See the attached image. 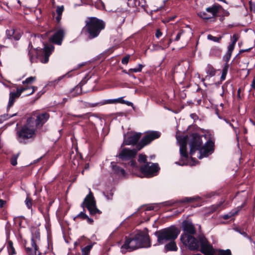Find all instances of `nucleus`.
<instances>
[{
  "label": "nucleus",
  "mask_w": 255,
  "mask_h": 255,
  "mask_svg": "<svg viewBox=\"0 0 255 255\" xmlns=\"http://www.w3.org/2000/svg\"><path fill=\"white\" fill-rule=\"evenodd\" d=\"M235 214H236V212H230L226 215H225L223 217L224 219H228L233 215H234Z\"/></svg>",
  "instance_id": "obj_42"
},
{
  "label": "nucleus",
  "mask_w": 255,
  "mask_h": 255,
  "mask_svg": "<svg viewBox=\"0 0 255 255\" xmlns=\"http://www.w3.org/2000/svg\"><path fill=\"white\" fill-rule=\"evenodd\" d=\"M56 20L57 22V23H59L60 22V20L61 19V15H57L56 17H55Z\"/></svg>",
  "instance_id": "obj_45"
},
{
  "label": "nucleus",
  "mask_w": 255,
  "mask_h": 255,
  "mask_svg": "<svg viewBox=\"0 0 255 255\" xmlns=\"http://www.w3.org/2000/svg\"><path fill=\"white\" fill-rule=\"evenodd\" d=\"M78 217H80L82 218H86L87 217V215L84 213L83 212H81L78 216Z\"/></svg>",
  "instance_id": "obj_44"
},
{
  "label": "nucleus",
  "mask_w": 255,
  "mask_h": 255,
  "mask_svg": "<svg viewBox=\"0 0 255 255\" xmlns=\"http://www.w3.org/2000/svg\"><path fill=\"white\" fill-rule=\"evenodd\" d=\"M251 87L252 89L255 90V77L254 78L252 84H251Z\"/></svg>",
  "instance_id": "obj_47"
},
{
  "label": "nucleus",
  "mask_w": 255,
  "mask_h": 255,
  "mask_svg": "<svg viewBox=\"0 0 255 255\" xmlns=\"http://www.w3.org/2000/svg\"><path fill=\"white\" fill-rule=\"evenodd\" d=\"M145 4L144 0H128V5L129 7H143Z\"/></svg>",
  "instance_id": "obj_20"
},
{
  "label": "nucleus",
  "mask_w": 255,
  "mask_h": 255,
  "mask_svg": "<svg viewBox=\"0 0 255 255\" xmlns=\"http://www.w3.org/2000/svg\"><path fill=\"white\" fill-rule=\"evenodd\" d=\"M240 36L238 34H234L231 36V42L228 46V48H234L236 46V43L238 41V47H240L242 46V42L239 40Z\"/></svg>",
  "instance_id": "obj_19"
},
{
  "label": "nucleus",
  "mask_w": 255,
  "mask_h": 255,
  "mask_svg": "<svg viewBox=\"0 0 255 255\" xmlns=\"http://www.w3.org/2000/svg\"><path fill=\"white\" fill-rule=\"evenodd\" d=\"M228 68L229 64L226 63L222 70V74L221 77V79L222 81H224L225 79L228 70Z\"/></svg>",
  "instance_id": "obj_25"
},
{
  "label": "nucleus",
  "mask_w": 255,
  "mask_h": 255,
  "mask_svg": "<svg viewBox=\"0 0 255 255\" xmlns=\"http://www.w3.org/2000/svg\"><path fill=\"white\" fill-rule=\"evenodd\" d=\"M64 6L63 5L62 6H57L56 8V13L57 15H62V14L64 11Z\"/></svg>",
  "instance_id": "obj_36"
},
{
  "label": "nucleus",
  "mask_w": 255,
  "mask_h": 255,
  "mask_svg": "<svg viewBox=\"0 0 255 255\" xmlns=\"http://www.w3.org/2000/svg\"><path fill=\"white\" fill-rule=\"evenodd\" d=\"M113 195V194L112 193H111L110 194V195H105V196L108 200H111L112 198Z\"/></svg>",
  "instance_id": "obj_51"
},
{
  "label": "nucleus",
  "mask_w": 255,
  "mask_h": 255,
  "mask_svg": "<svg viewBox=\"0 0 255 255\" xmlns=\"http://www.w3.org/2000/svg\"><path fill=\"white\" fill-rule=\"evenodd\" d=\"M49 117L48 114L46 113L39 115L37 117L35 121H34L36 128L37 127H41L49 119Z\"/></svg>",
  "instance_id": "obj_17"
},
{
  "label": "nucleus",
  "mask_w": 255,
  "mask_h": 255,
  "mask_svg": "<svg viewBox=\"0 0 255 255\" xmlns=\"http://www.w3.org/2000/svg\"><path fill=\"white\" fill-rule=\"evenodd\" d=\"M162 35V33L160 31V30L158 29L156 30V33H155V36L157 38H159V37H161V36Z\"/></svg>",
  "instance_id": "obj_43"
},
{
  "label": "nucleus",
  "mask_w": 255,
  "mask_h": 255,
  "mask_svg": "<svg viewBox=\"0 0 255 255\" xmlns=\"http://www.w3.org/2000/svg\"><path fill=\"white\" fill-rule=\"evenodd\" d=\"M113 168L115 170V171L117 172V173H120L123 175L125 174V170L117 166H113Z\"/></svg>",
  "instance_id": "obj_38"
},
{
  "label": "nucleus",
  "mask_w": 255,
  "mask_h": 255,
  "mask_svg": "<svg viewBox=\"0 0 255 255\" xmlns=\"http://www.w3.org/2000/svg\"><path fill=\"white\" fill-rule=\"evenodd\" d=\"M138 241H141V242H143V240L142 239H140L139 240H138Z\"/></svg>",
  "instance_id": "obj_59"
},
{
  "label": "nucleus",
  "mask_w": 255,
  "mask_h": 255,
  "mask_svg": "<svg viewBox=\"0 0 255 255\" xmlns=\"http://www.w3.org/2000/svg\"><path fill=\"white\" fill-rule=\"evenodd\" d=\"M65 30L63 28H59L53 36L49 38V41L58 45H60L64 38Z\"/></svg>",
  "instance_id": "obj_13"
},
{
  "label": "nucleus",
  "mask_w": 255,
  "mask_h": 255,
  "mask_svg": "<svg viewBox=\"0 0 255 255\" xmlns=\"http://www.w3.org/2000/svg\"><path fill=\"white\" fill-rule=\"evenodd\" d=\"M150 246L149 236L146 232L139 231L132 238L126 240L121 247V251L125 254L139 248H148Z\"/></svg>",
  "instance_id": "obj_3"
},
{
  "label": "nucleus",
  "mask_w": 255,
  "mask_h": 255,
  "mask_svg": "<svg viewBox=\"0 0 255 255\" xmlns=\"http://www.w3.org/2000/svg\"><path fill=\"white\" fill-rule=\"evenodd\" d=\"M249 4L251 10L255 13V1H250Z\"/></svg>",
  "instance_id": "obj_40"
},
{
  "label": "nucleus",
  "mask_w": 255,
  "mask_h": 255,
  "mask_svg": "<svg viewBox=\"0 0 255 255\" xmlns=\"http://www.w3.org/2000/svg\"><path fill=\"white\" fill-rule=\"evenodd\" d=\"M139 170L143 176L150 177L156 174L159 170V167L157 163L148 162L140 165Z\"/></svg>",
  "instance_id": "obj_9"
},
{
  "label": "nucleus",
  "mask_w": 255,
  "mask_h": 255,
  "mask_svg": "<svg viewBox=\"0 0 255 255\" xmlns=\"http://www.w3.org/2000/svg\"><path fill=\"white\" fill-rule=\"evenodd\" d=\"M207 38L209 40L213 41L214 42H219V40L221 39V37H215L211 34H209L207 36Z\"/></svg>",
  "instance_id": "obj_33"
},
{
  "label": "nucleus",
  "mask_w": 255,
  "mask_h": 255,
  "mask_svg": "<svg viewBox=\"0 0 255 255\" xmlns=\"http://www.w3.org/2000/svg\"><path fill=\"white\" fill-rule=\"evenodd\" d=\"M115 20L119 24H122L125 22V16L124 15H117Z\"/></svg>",
  "instance_id": "obj_30"
},
{
  "label": "nucleus",
  "mask_w": 255,
  "mask_h": 255,
  "mask_svg": "<svg viewBox=\"0 0 255 255\" xmlns=\"http://www.w3.org/2000/svg\"><path fill=\"white\" fill-rule=\"evenodd\" d=\"M36 126L35 125L34 119L30 118L28 119L27 123L18 132V135L19 140L24 139L32 137L35 134Z\"/></svg>",
  "instance_id": "obj_8"
},
{
  "label": "nucleus",
  "mask_w": 255,
  "mask_h": 255,
  "mask_svg": "<svg viewBox=\"0 0 255 255\" xmlns=\"http://www.w3.org/2000/svg\"><path fill=\"white\" fill-rule=\"evenodd\" d=\"M177 141L179 143L180 145V153L182 157L187 159L188 157V154L186 151V145L187 137L184 136L183 138L176 137Z\"/></svg>",
  "instance_id": "obj_15"
},
{
  "label": "nucleus",
  "mask_w": 255,
  "mask_h": 255,
  "mask_svg": "<svg viewBox=\"0 0 255 255\" xmlns=\"http://www.w3.org/2000/svg\"><path fill=\"white\" fill-rule=\"evenodd\" d=\"M183 228L186 232L185 233L191 235L194 234L196 232L193 225L191 222L188 221H184L183 222Z\"/></svg>",
  "instance_id": "obj_18"
},
{
  "label": "nucleus",
  "mask_w": 255,
  "mask_h": 255,
  "mask_svg": "<svg viewBox=\"0 0 255 255\" xmlns=\"http://www.w3.org/2000/svg\"><path fill=\"white\" fill-rule=\"evenodd\" d=\"M44 48H49V47H47V46H44Z\"/></svg>",
  "instance_id": "obj_62"
},
{
  "label": "nucleus",
  "mask_w": 255,
  "mask_h": 255,
  "mask_svg": "<svg viewBox=\"0 0 255 255\" xmlns=\"http://www.w3.org/2000/svg\"><path fill=\"white\" fill-rule=\"evenodd\" d=\"M17 2H18V3H19V4H20V0H17Z\"/></svg>",
  "instance_id": "obj_60"
},
{
  "label": "nucleus",
  "mask_w": 255,
  "mask_h": 255,
  "mask_svg": "<svg viewBox=\"0 0 255 255\" xmlns=\"http://www.w3.org/2000/svg\"><path fill=\"white\" fill-rule=\"evenodd\" d=\"M180 240L190 250H198L200 246V251L205 255H215V250L203 236H200L197 239L191 235L184 233L181 236Z\"/></svg>",
  "instance_id": "obj_1"
},
{
  "label": "nucleus",
  "mask_w": 255,
  "mask_h": 255,
  "mask_svg": "<svg viewBox=\"0 0 255 255\" xmlns=\"http://www.w3.org/2000/svg\"><path fill=\"white\" fill-rule=\"evenodd\" d=\"M15 115H16V114H14L12 115L11 116V117H13L14 116H15Z\"/></svg>",
  "instance_id": "obj_61"
},
{
  "label": "nucleus",
  "mask_w": 255,
  "mask_h": 255,
  "mask_svg": "<svg viewBox=\"0 0 255 255\" xmlns=\"http://www.w3.org/2000/svg\"><path fill=\"white\" fill-rule=\"evenodd\" d=\"M117 102H121V103H125L124 101H122V99L121 98H119L118 99H114V100H109L107 102H105V104H112V103H115ZM125 103L127 104L128 106H130L132 103L130 102H126Z\"/></svg>",
  "instance_id": "obj_26"
},
{
  "label": "nucleus",
  "mask_w": 255,
  "mask_h": 255,
  "mask_svg": "<svg viewBox=\"0 0 255 255\" xmlns=\"http://www.w3.org/2000/svg\"><path fill=\"white\" fill-rule=\"evenodd\" d=\"M85 24L82 32L85 33L90 39L97 37L106 26V23L103 20L96 17H87Z\"/></svg>",
  "instance_id": "obj_5"
},
{
  "label": "nucleus",
  "mask_w": 255,
  "mask_h": 255,
  "mask_svg": "<svg viewBox=\"0 0 255 255\" xmlns=\"http://www.w3.org/2000/svg\"><path fill=\"white\" fill-rule=\"evenodd\" d=\"M36 56L41 62L46 63L48 61L49 57L53 49H34Z\"/></svg>",
  "instance_id": "obj_12"
},
{
  "label": "nucleus",
  "mask_w": 255,
  "mask_h": 255,
  "mask_svg": "<svg viewBox=\"0 0 255 255\" xmlns=\"http://www.w3.org/2000/svg\"><path fill=\"white\" fill-rule=\"evenodd\" d=\"M36 79V77H30L26 78L22 82V84L24 86H29V84L33 83Z\"/></svg>",
  "instance_id": "obj_24"
},
{
  "label": "nucleus",
  "mask_w": 255,
  "mask_h": 255,
  "mask_svg": "<svg viewBox=\"0 0 255 255\" xmlns=\"http://www.w3.org/2000/svg\"><path fill=\"white\" fill-rule=\"evenodd\" d=\"M146 156L144 154H140L139 155L138 162L139 164V166L148 162L146 161Z\"/></svg>",
  "instance_id": "obj_23"
},
{
  "label": "nucleus",
  "mask_w": 255,
  "mask_h": 255,
  "mask_svg": "<svg viewBox=\"0 0 255 255\" xmlns=\"http://www.w3.org/2000/svg\"><path fill=\"white\" fill-rule=\"evenodd\" d=\"M198 197H185L183 199H181L179 200L178 202L179 203H190L192 202L195 200H196L197 199H198Z\"/></svg>",
  "instance_id": "obj_27"
},
{
  "label": "nucleus",
  "mask_w": 255,
  "mask_h": 255,
  "mask_svg": "<svg viewBox=\"0 0 255 255\" xmlns=\"http://www.w3.org/2000/svg\"><path fill=\"white\" fill-rule=\"evenodd\" d=\"M93 246L92 245H88L83 248L82 249V255H88L91 250Z\"/></svg>",
  "instance_id": "obj_29"
},
{
  "label": "nucleus",
  "mask_w": 255,
  "mask_h": 255,
  "mask_svg": "<svg viewBox=\"0 0 255 255\" xmlns=\"http://www.w3.org/2000/svg\"><path fill=\"white\" fill-rule=\"evenodd\" d=\"M18 156H19V153H17V154L13 155L12 156V157L10 159V163L12 165L15 166L17 164V159Z\"/></svg>",
  "instance_id": "obj_32"
},
{
  "label": "nucleus",
  "mask_w": 255,
  "mask_h": 255,
  "mask_svg": "<svg viewBox=\"0 0 255 255\" xmlns=\"http://www.w3.org/2000/svg\"><path fill=\"white\" fill-rule=\"evenodd\" d=\"M179 233L180 231L178 229L174 227H170L155 232V235L159 244H164L169 242L164 247L165 251H176L177 247L174 240Z\"/></svg>",
  "instance_id": "obj_2"
},
{
  "label": "nucleus",
  "mask_w": 255,
  "mask_h": 255,
  "mask_svg": "<svg viewBox=\"0 0 255 255\" xmlns=\"http://www.w3.org/2000/svg\"><path fill=\"white\" fill-rule=\"evenodd\" d=\"M160 136V133L158 131H150L147 132L140 141V144L142 145L137 150L124 148L120 153L119 157L123 160H127L133 158L136 155L137 150H140L142 147L149 144L152 140L158 138Z\"/></svg>",
  "instance_id": "obj_6"
},
{
  "label": "nucleus",
  "mask_w": 255,
  "mask_h": 255,
  "mask_svg": "<svg viewBox=\"0 0 255 255\" xmlns=\"http://www.w3.org/2000/svg\"><path fill=\"white\" fill-rule=\"evenodd\" d=\"M130 164H131V166H134L135 164V163L134 161H130Z\"/></svg>",
  "instance_id": "obj_57"
},
{
  "label": "nucleus",
  "mask_w": 255,
  "mask_h": 255,
  "mask_svg": "<svg viewBox=\"0 0 255 255\" xmlns=\"http://www.w3.org/2000/svg\"><path fill=\"white\" fill-rule=\"evenodd\" d=\"M25 203L28 208L30 209L31 208L32 201L28 197H27L26 198Z\"/></svg>",
  "instance_id": "obj_37"
},
{
  "label": "nucleus",
  "mask_w": 255,
  "mask_h": 255,
  "mask_svg": "<svg viewBox=\"0 0 255 255\" xmlns=\"http://www.w3.org/2000/svg\"><path fill=\"white\" fill-rule=\"evenodd\" d=\"M23 87H28L30 89H27L26 91H28V92L26 94V95H29L32 94L36 90L37 88L34 86H24Z\"/></svg>",
  "instance_id": "obj_31"
},
{
  "label": "nucleus",
  "mask_w": 255,
  "mask_h": 255,
  "mask_svg": "<svg viewBox=\"0 0 255 255\" xmlns=\"http://www.w3.org/2000/svg\"><path fill=\"white\" fill-rule=\"evenodd\" d=\"M6 35L8 39L13 38L15 40H18L21 36V33L11 28L6 30Z\"/></svg>",
  "instance_id": "obj_16"
},
{
  "label": "nucleus",
  "mask_w": 255,
  "mask_h": 255,
  "mask_svg": "<svg viewBox=\"0 0 255 255\" xmlns=\"http://www.w3.org/2000/svg\"><path fill=\"white\" fill-rule=\"evenodd\" d=\"M84 65V63L80 64L76 67H75L73 70H77V69L80 68L82 66H83Z\"/></svg>",
  "instance_id": "obj_50"
},
{
  "label": "nucleus",
  "mask_w": 255,
  "mask_h": 255,
  "mask_svg": "<svg viewBox=\"0 0 255 255\" xmlns=\"http://www.w3.org/2000/svg\"><path fill=\"white\" fill-rule=\"evenodd\" d=\"M143 66L141 64H138L137 68H131L129 69V71L133 72H139L141 71Z\"/></svg>",
  "instance_id": "obj_34"
},
{
  "label": "nucleus",
  "mask_w": 255,
  "mask_h": 255,
  "mask_svg": "<svg viewBox=\"0 0 255 255\" xmlns=\"http://www.w3.org/2000/svg\"><path fill=\"white\" fill-rule=\"evenodd\" d=\"M191 139L189 144L190 147V154L191 156L196 150L199 151V155L198 157L201 159L203 157L208 156L211 154L214 149V143L211 141H208L204 145L202 146L201 137L197 133H193L191 135Z\"/></svg>",
  "instance_id": "obj_4"
},
{
  "label": "nucleus",
  "mask_w": 255,
  "mask_h": 255,
  "mask_svg": "<svg viewBox=\"0 0 255 255\" xmlns=\"http://www.w3.org/2000/svg\"><path fill=\"white\" fill-rule=\"evenodd\" d=\"M6 203V202L2 199H0V207H2Z\"/></svg>",
  "instance_id": "obj_49"
},
{
  "label": "nucleus",
  "mask_w": 255,
  "mask_h": 255,
  "mask_svg": "<svg viewBox=\"0 0 255 255\" xmlns=\"http://www.w3.org/2000/svg\"><path fill=\"white\" fill-rule=\"evenodd\" d=\"M184 34V31L183 30H181L176 35V37H175V41H178L179 40L180 38L181 37V36H182Z\"/></svg>",
  "instance_id": "obj_41"
},
{
  "label": "nucleus",
  "mask_w": 255,
  "mask_h": 255,
  "mask_svg": "<svg viewBox=\"0 0 255 255\" xmlns=\"http://www.w3.org/2000/svg\"><path fill=\"white\" fill-rule=\"evenodd\" d=\"M230 125L234 129L235 132L237 133L236 128L231 123L230 124Z\"/></svg>",
  "instance_id": "obj_55"
},
{
  "label": "nucleus",
  "mask_w": 255,
  "mask_h": 255,
  "mask_svg": "<svg viewBox=\"0 0 255 255\" xmlns=\"http://www.w3.org/2000/svg\"><path fill=\"white\" fill-rule=\"evenodd\" d=\"M84 205L91 214H95L99 212L96 207V201L91 191H90L89 194L85 197L82 203V206Z\"/></svg>",
  "instance_id": "obj_10"
},
{
  "label": "nucleus",
  "mask_w": 255,
  "mask_h": 255,
  "mask_svg": "<svg viewBox=\"0 0 255 255\" xmlns=\"http://www.w3.org/2000/svg\"><path fill=\"white\" fill-rule=\"evenodd\" d=\"M240 91L241 90L240 89H239L238 90V96L239 98H240Z\"/></svg>",
  "instance_id": "obj_58"
},
{
  "label": "nucleus",
  "mask_w": 255,
  "mask_h": 255,
  "mask_svg": "<svg viewBox=\"0 0 255 255\" xmlns=\"http://www.w3.org/2000/svg\"><path fill=\"white\" fill-rule=\"evenodd\" d=\"M250 49H243L240 51L239 53H241L244 52H248Z\"/></svg>",
  "instance_id": "obj_53"
},
{
  "label": "nucleus",
  "mask_w": 255,
  "mask_h": 255,
  "mask_svg": "<svg viewBox=\"0 0 255 255\" xmlns=\"http://www.w3.org/2000/svg\"><path fill=\"white\" fill-rule=\"evenodd\" d=\"M86 218H87V220H88V221L90 223H92L93 222V220L88 217H87Z\"/></svg>",
  "instance_id": "obj_56"
},
{
  "label": "nucleus",
  "mask_w": 255,
  "mask_h": 255,
  "mask_svg": "<svg viewBox=\"0 0 255 255\" xmlns=\"http://www.w3.org/2000/svg\"><path fill=\"white\" fill-rule=\"evenodd\" d=\"M81 88H80V87H79V86H77V87H76L75 88V89H74V90H76V91H78V90H79V91H80V92H79V94L81 93Z\"/></svg>",
  "instance_id": "obj_54"
},
{
  "label": "nucleus",
  "mask_w": 255,
  "mask_h": 255,
  "mask_svg": "<svg viewBox=\"0 0 255 255\" xmlns=\"http://www.w3.org/2000/svg\"><path fill=\"white\" fill-rule=\"evenodd\" d=\"M9 254L11 255L15 254V250L14 248L8 249Z\"/></svg>",
  "instance_id": "obj_46"
},
{
  "label": "nucleus",
  "mask_w": 255,
  "mask_h": 255,
  "mask_svg": "<svg viewBox=\"0 0 255 255\" xmlns=\"http://www.w3.org/2000/svg\"><path fill=\"white\" fill-rule=\"evenodd\" d=\"M12 248H13L12 242L11 241H9L8 242V247H7L8 250L9 249H11Z\"/></svg>",
  "instance_id": "obj_48"
},
{
  "label": "nucleus",
  "mask_w": 255,
  "mask_h": 255,
  "mask_svg": "<svg viewBox=\"0 0 255 255\" xmlns=\"http://www.w3.org/2000/svg\"><path fill=\"white\" fill-rule=\"evenodd\" d=\"M216 71V70H215L211 65H208V69L206 71L207 75L206 76V78L215 76Z\"/></svg>",
  "instance_id": "obj_22"
},
{
  "label": "nucleus",
  "mask_w": 255,
  "mask_h": 255,
  "mask_svg": "<svg viewBox=\"0 0 255 255\" xmlns=\"http://www.w3.org/2000/svg\"><path fill=\"white\" fill-rule=\"evenodd\" d=\"M40 239V233L36 231L31 238V247H26V252L28 255H37V247L36 242Z\"/></svg>",
  "instance_id": "obj_11"
},
{
  "label": "nucleus",
  "mask_w": 255,
  "mask_h": 255,
  "mask_svg": "<svg viewBox=\"0 0 255 255\" xmlns=\"http://www.w3.org/2000/svg\"><path fill=\"white\" fill-rule=\"evenodd\" d=\"M130 55H127L122 59V63L123 64H127L129 61Z\"/></svg>",
  "instance_id": "obj_39"
},
{
  "label": "nucleus",
  "mask_w": 255,
  "mask_h": 255,
  "mask_svg": "<svg viewBox=\"0 0 255 255\" xmlns=\"http://www.w3.org/2000/svg\"><path fill=\"white\" fill-rule=\"evenodd\" d=\"M27 89H30V88L28 87L17 88L16 92H10L9 94V99L7 106L8 108H9L13 105L16 98L19 97L22 93Z\"/></svg>",
  "instance_id": "obj_14"
},
{
  "label": "nucleus",
  "mask_w": 255,
  "mask_h": 255,
  "mask_svg": "<svg viewBox=\"0 0 255 255\" xmlns=\"http://www.w3.org/2000/svg\"><path fill=\"white\" fill-rule=\"evenodd\" d=\"M89 164H86L85 165V166L84 169L82 171V173L83 174H84V170H86V169H89Z\"/></svg>",
  "instance_id": "obj_52"
},
{
  "label": "nucleus",
  "mask_w": 255,
  "mask_h": 255,
  "mask_svg": "<svg viewBox=\"0 0 255 255\" xmlns=\"http://www.w3.org/2000/svg\"><path fill=\"white\" fill-rule=\"evenodd\" d=\"M222 13L224 14L226 13L227 14L228 12L225 11L222 6L219 4H215L211 6L207 7L206 11H200L198 13L197 15L200 17L204 19H209L217 16H219Z\"/></svg>",
  "instance_id": "obj_7"
},
{
  "label": "nucleus",
  "mask_w": 255,
  "mask_h": 255,
  "mask_svg": "<svg viewBox=\"0 0 255 255\" xmlns=\"http://www.w3.org/2000/svg\"><path fill=\"white\" fill-rule=\"evenodd\" d=\"M218 255H231V252L229 250H219Z\"/></svg>",
  "instance_id": "obj_35"
},
{
  "label": "nucleus",
  "mask_w": 255,
  "mask_h": 255,
  "mask_svg": "<svg viewBox=\"0 0 255 255\" xmlns=\"http://www.w3.org/2000/svg\"><path fill=\"white\" fill-rule=\"evenodd\" d=\"M140 134H135L129 137L128 139L125 141V143L126 144H135L139 139Z\"/></svg>",
  "instance_id": "obj_21"
},
{
  "label": "nucleus",
  "mask_w": 255,
  "mask_h": 255,
  "mask_svg": "<svg viewBox=\"0 0 255 255\" xmlns=\"http://www.w3.org/2000/svg\"><path fill=\"white\" fill-rule=\"evenodd\" d=\"M234 49H228L226 54H225V55L223 57V59L225 61H226V63L228 64V61H229L230 58H231V55H232V53L233 52V50Z\"/></svg>",
  "instance_id": "obj_28"
}]
</instances>
